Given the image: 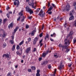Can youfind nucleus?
I'll use <instances>...</instances> for the list:
<instances>
[{"instance_id":"obj_39","label":"nucleus","mask_w":76,"mask_h":76,"mask_svg":"<svg viewBox=\"0 0 76 76\" xmlns=\"http://www.w3.org/2000/svg\"><path fill=\"white\" fill-rule=\"evenodd\" d=\"M32 16H30L28 17V19H32Z\"/></svg>"},{"instance_id":"obj_30","label":"nucleus","mask_w":76,"mask_h":76,"mask_svg":"<svg viewBox=\"0 0 76 76\" xmlns=\"http://www.w3.org/2000/svg\"><path fill=\"white\" fill-rule=\"evenodd\" d=\"M47 63H48V61H44V64H47Z\"/></svg>"},{"instance_id":"obj_20","label":"nucleus","mask_w":76,"mask_h":76,"mask_svg":"<svg viewBox=\"0 0 76 76\" xmlns=\"http://www.w3.org/2000/svg\"><path fill=\"white\" fill-rule=\"evenodd\" d=\"M7 76H12V72H9L7 74Z\"/></svg>"},{"instance_id":"obj_62","label":"nucleus","mask_w":76,"mask_h":76,"mask_svg":"<svg viewBox=\"0 0 76 76\" xmlns=\"http://www.w3.org/2000/svg\"><path fill=\"white\" fill-rule=\"evenodd\" d=\"M1 21H2V20L1 19H0V24H1L2 23Z\"/></svg>"},{"instance_id":"obj_6","label":"nucleus","mask_w":76,"mask_h":76,"mask_svg":"<svg viewBox=\"0 0 76 76\" xmlns=\"http://www.w3.org/2000/svg\"><path fill=\"white\" fill-rule=\"evenodd\" d=\"M14 25V23L13 22L11 23L10 24V25H9L8 26V28L10 29V28H13Z\"/></svg>"},{"instance_id":"obj_17","label":"nucleus","mask_w":76,"mask_h":76,"mask_svg":"<svg viewBox=\"0 0 76 76\" xmlns=\"http://www.w3.org/2000/svg\"><path fill=\"white\" fill-rule=\"evenodd\" d=\"M72 34H73V31H72L70 32V34L68 35V37H72Z\"/></svg>"},{"instance_id":"obj_55","label":"nucleus","mask_w":76,"mask_h":76,"mask_svg":"<svg viewBox=\"0 0 76 76\" xmlns=\"http://www.w3.org/2000/svg\"><path fill=\"white\" fill-rule=\"evenodd\" d=\"M48 39V35L47 34L45 37Z\"/></svg>"},{"instance_id":"obj_53","label":"nucleus","mask_w":76,"mask_h":76,"mask_svg":"<svg viewBox=\"0 0 76 76\" xmlns=\"http://www.w3.org/2000/svg\"><path fill=\"white\" fill-rule=\"evenodd\" d=\"M19 27H18V26H17L16 27L15 29H17V30H18V29H19Z\"/></svg>"},{"instance_id":"obj_4","label":"nucleus","mask_w":76,"mask_h":76,"mask_svg":"<svg viewBox=\"0 0 76 76\" xmlns=\"http://www.w3.org/2000/svg\"><path fill=\"white\" fill-rule=\"evenodd\" d=\"M39 15L40 16H41V17H44L45 15V13L44 12H43L42 11V10H41L40 12V13L39 14Z\"/></svg>"},{"instance_id":"obj_45","label":"nucleus","mask_w":76,"mask_h":76,"mask_svg":"<svg viewBox=\"0 0 76 76\" xmlns=\"http://www.w3.org/2000/svg\"><path fill=\"white\" fill-rule=\"evenodd\" d=\"M7 18H9V14L7 13Z\"/></svg>"},{"instance_id":"obj_22","label":"nucleus","mask_w":76,"mask_h":76,"mask_svg":"<svg viewBox=\"0 0 76 76\" xmlns=\"http://www.w3.org/2000/svg\"><path fill=\"white\" fill-rule=\"evenodd\" d=\"M74 18V17H73V16H72L69 18V20H71L72 19H73Z\"/></svg>"},{"instance_id":"obj_47","label":"nucleus","mask_w":76,"mask_h":76,"mask_svg":"<svg viewBox=\"0 0 76 76\" xmlns=\"http://www.w3.org/2000/svg\"><path fill=\"white\" fill-rule=\"evenodd\" d=\"M54 57H56V58H57V57H58V56L57 55H54Z\"/></svg>"},{"instance_id":"obj_12","label":"nucleus","mask_w":76,"mask_h":76,"mask_svg":"<svg viewBox=\"0 0 76 76\" xmlns=\"http://www.w3.org/2000/svg\"><path fill=\"white\" fill-rule=\"evenodd\" d=\"M38 39L37 37H36L35 38L34 41H33V44H34V45H35V44L36 42H37V41L38 40Z\"/></svg>"},{"instance_id":"obj_52","label":"nucleus","mask_w":76,"mask_h":76,"mask_svg":"<svg viewBox=\"0 0 76 76\" xmlns=\"http://www.w3.org/2000/svg\"><path fill=\"white\" fill-rule=\"evenodd\" d=\"M44 25H42V29H44Z\"/></svg>"},{"instance_id":"obj_5","label":"nucleus","mask_w":76,"mask_h":76,"mask_svg":"<svg viewBox=\"0 0 76 76\" xmlns=\"http://www.w3.org/2000/svg\"><path fill=\"white\" fill-rule=\"evenodd\" d=\"M31 6L32 7V8H34V9H36V2H32L31 3Z\"/></svg>"},{"instance_id":"obj_40","label":"nucleus","mask_w":76,"mask_h":76,"mask_svg":"<svg viewBox=\"0 0 76 76\" xmlns=\"http://www.w3.org/2000/svg\"><path fill=\"white\" fill-rule=\"evenodd\" d=\"M66 26H67V24L66 23H65L64 24V27H65V28H66Z\"/></svg>"},{"instance_id":"obj_57","label":"nucleus","mask_w":76,"mask_h":76,"mask_svg":"<svg viewBox=\"0 0 76 76\" xmlns=\"http://www.w3.org/2000/svg\"><path fill=\"white\" fill-rule=\"evenodd\" d=\"M50 3L48 2V7H50Z\"/></svg>"},{"instance_id":"obj_25","label":"nucleus","mask_w":76,"mask_h":76,"mask_svg":"<svg viewBox=\"0 0 76 76\" xmlns=\"http://www.w3.org/2000/svg\"><path fill=\"white\" fill-rule=\"evenodd\" d=\"M6 35H7V34L6 33H5L3 34L2 37H6Z\"/></svg>"},{"instance_id":"obj_24","label":"nucleus","mask_w":76,"mask_h":76,"mask_svg":"<svg viewBox=\"0 0 76 76\" xmlns=\"http://www.w3.org/2000/svg\"><path fill=\"white\" fill-rule=\"evenodd\" d=\"M31 69H32V70H35L36 68H35V67L34 66H31Z\"/></svg>"},{"instance_id":"obj_49","label":"nucleus","mask_w":76,"mask_h":76,"mask_svg":"<svg viewBox=\"0 0 76 76\" xmlns=\"http://www.w3.org/2000/svg\"><path fill=\"white\" fill-rule=\"evenodd\" d=\"M41 60H42V58L41 57L39 58V61H41Z\"/></svg>"},{"instance_id":"obj_8","label":"nucleus","mask_w":76,"mask_h":76,"mask_svg":"<svg viewBox=\"0 0 76 76\" xmlns=\"http://www.w3.org/2000/svg\"><path fill=\"white\" fill-rule=\"evenodd\" d=\"M70 5L68 4L66 5V11H69L70 10Z\"/></svg>"},{"instance_id":"obj_64","label":"nucleus","mask_w":76,"mask_h":76,"mask_svg":"<svg viewBox=\"0 0 76 76\" xmlns=\"http://www.w3.org/2000/svg\"><path fill=\"white\" fill-rule=\"evenodd\" d=\"M29 42H28V41H26V43L28 44V43H29Z\"/></svg>"},{"instance_id":"obj_34","label":"nucleus","mask_w":76,"mask_h":76,"mask_svg":"<svg viewBox=\"0 0 76 76\" xmlns=\"http://www.w3.org/2000/svg\"><path fill=\"white\" fill-rule=\"evenodd\" d=\"M52 6H53V7H56V5L54 4H52Z\"/></svg>"},{"instance_id":"obj_33","label":"nucleus","mask_w":76,"mask_h":76,"mask_svg":"<svg viewBox=\"0 0 76 76\" xmlns=\"http://www.w3.org/2000/svg\"><path fill=\"white\" fill-rule=\"evenodd\" d=\"M29 28V26L28 25H26V29H28Z\"/></svg>"},{"instance_id":"obj_48","label":"nucleus","mask_w":76,"mask_h":76,"mask_svg":"<svg viewBox=\"0 0 76 76\" xmlns=\"http://www.w3.org/2000/svg\"><path fill=\"white\" fill-rule=\"evenodd\" d=\"M48 13L49 14V15H51L52 13V12L50 11L48 12Z\"/></svg>"},{"instance_id":"obj_41","label":"nucleus","mask_w":76,"mask_h":76,"mask_svg":"<svg viewBox=\"0 0 76 76\" xmlns=\"http://www.w3.org/2000/svg\"><path fill=\"white\" fill-rule=\"evenodd\" d=\"M9 9V7L8 6H7V10H8Z\"/></svg>"},{"instance_id":"obj_56","label":"nucleus","mask_w":76,"mask_h":76,"mask_svg":"<svg viewBox=\"0 0 76 76\" xmlns=\"http://www.w3.org/2000/svg\"><path fill=\"white\" fill-rule=\"evenodd\" d=\"M12 63V62H9L8 63V64L9 65H11V64Z\"/></svg>"},{"instance_id":"obj_10","label":"nucleus","mask_w":76,"mask_h":76,"mask_svg":"<svg viewBox=\"0 0 76 76\" xmlns=\"http://www.w3.org/2000/svg\"><path fill=\"white\" fill-rule=\"evenodd\" d=\"M30 51H31V47H29L26 49V52L27 53H29V52Z\"/></svg>"},{"instance_id":"obj_38","label":"nucleus","mask_w":76,"mask_h":76,"mask_svg":"<svg viewBox=\"0 0 76 76\" xmlns=\"http://www.w3.org/2000/svg\"><path fill=\"white\" fill-rule=\"evenodd\" d=\"M56 71H57V69H55V71L54 72V75H55V74H56Z\"/></svg>"},{"instance_id":"obj_44","label":"nucleus","mask_w":76,"mask_h":76,"mask_svg":"<svg viewBox=\"0 0 76 76\" xmlns=\"http://www.w3.org/2000/svg\"><path fill=\"white\" fill-rule=\"evenodd\" d=\"M39 72H40V70L39 69L37 70V73H39Z\"/></svg>"},{"instance_id":"obj_50","label":"nucleus","mask_w":76,"mask_h":76,"mask_svg":"<svg viewBox=\"0 0 76 76\" xmlns=\"http://www.w3.org/2000/svg\"><path fill=\"white\" fill-rule=\"evenodd\" d=\"M42 33H41V34L40 35H39V36H40V37H42Z\"/></svg>"},{"instance_id":"obj_42","label":"nucleus","mask_w":76,"mask_h":76,"mask_svg":"<svg viewBox=\"0 0 76 76\" xmlns=\"http://www.w3.org/2000/svg\"><path fill=\"white\" fill-rule=\"evenodd\" d=\"M28 72H31V69H28Z\"/></svg>"},{"instance_id":"obj_51","label":"nucleus","mask_w":76,"mask_h":76,"mask_svg":"<svg viewBox=\"0 0 76 76\" xmlns=\"http://www.w3.org/2000/svg\"><path fill=\"white\" fill-rule=\"evenodd\" d=\"M24 18H23V19L21 20V21L22 22H23V21H24Z\"/></svg>"},{"instance_id":"obj_26","label":"nucleus","mask_w":76,"mask_h":76,"mask_svg":"<svg viewBox=\"0 0 76 76\" xmlns=\"http://www.w3.org/2000/svg\"><path fill=\"white\" fill-rule=\"evenodd\" d=\"M40 9L39 8L37 9V10L36 11V13H38V12H39V11Z\"/></svg>"},{"instance_id":"obj_31","label":"nucleus","mask_w":76,"mask_h":76,"mask_svg":"<svg viewBox=\"0 0 76 76\" xmlns=\"http://www.w3.org/2000/svg\"><path fill=\"white\" fill-rule=\"evenodd\" d=\"M20 48V47L19 46V45H18L17 46V50H19Z\"/></svg>"},{"instance_id":"obj_16","label":"nucleus","mask_w":76,"mask_h":76,"mask_svg":"<svg viewBox=\"0 0 76 76\" xmlns=\"http://www.w3.org/2000/svg\"><path fill=\"white\" fill-rule=\"evenodd\" d=\"M23 10H22L20 13H19V15H20V16H22L23 15Z\"/></svg>"},{"instance_id":"obj_9","label":"nucleus","mask_w":76,"mask_h":76,"mask_svg":"<svg viewBox=\"0 0 76 76\" xmlns=\"http://www.w3.org/2000/svg\"><path fill=\"white\" fill-rule=\"evenodd\" d=\"M36 29H35V30H34L31 33H30L29 34V35H31V36H34V34H35V33L36 32Z\"/></svg>"},{"instance_id":"obj_15","label":"nucleus","mask_w":76,"mask_h":76,"mask_svg":"<svg viewBox=\"0 0 76 76\" xmlns=\"http://www.w3.org/2000/svg\"><path fill=\"white\" fill-rule=\"evenodd\" d=\"M73 13H75V12H74V10H72L70 12V13L69 14L70 15H71V16H72V15L73 14Z\"/></svg>"},{"instance_id":"obj_35","label":"nucleus","mask_w":76,"mask_h":76,"mask_svg":"<svg viewBox=\"0 0 76 76\" xmlns=\"http://www.w3.org/2000/svg\"><path fill=\"white\" fill-rule=\"evenodd\" d=\"M20 17H19L17 19V21L20 20Z\"/></svg>"},{"instance_id":"obj_21","label":"nucleus","mask_w":76,"mask_h":76,"mask_svg":"<svg viewBox=\"0 0 76 76\" xmlns=\"http://www.w3.org/2000/svg\"><path fill=\"white\" fill-rule=\"evenodd\" d=\"M23 42H24V40L22 41L19 44V45H21L23 44Z\"/></svg>"},{"instance_id":"obj_7","label":"nucleus","mask_w":76,"mask_h":76,"mask_svg":"<svg viewBox=\"0 0 76 76\" xmlns=\"http://www.w3.org/2000/svg\"><path fill=\"white\" fill-rule=\"evenodd\" d=\"M59 47L60 48H61V47H62V50H63V49L64 48H67L68 47V46H66L65 47L64 46H62V45L61 44H60L59 45Z\"/></svg>"},{"instance_id":"obj_19","label":"nucleus","mask_w":76,"mask_h":76,"mask_svg":"<svg viewBox=\"0 0 76 76\" xmlns=\"http://www.w3.org/2000/svg\"><path fill=\"white\" fill-rule=\"evenodd\" d=\"M50 36L51 37H56V34L55 33H54L53 34H51Z\"/></svg>"},{"instance_id":"obj_61","label":"nucleus","mask_w":76,"mask_h":76,"mask_svg":"<svg viewBox=\"0 0 76 76\" xmlns=\"http://www.w3.org/2000/svg\"><path fill=\"white\" fill-rule=\"evenodd\" d=\"M42 42V39H41V40L40 41V42H39L40 44Z\"/></svg>"},{"instance_id":"obj_1","label":"nucleus","mask_w":76,"mask_h":76,"mask_svg":"<svg viewBox=\"0 0 76 76\" xmlns=\"http://www.w3.org/2000/svg\"><path fill=\"white\" fill-rule=\"evenodd\" d=\"M26 11L28 12H29L30 14H32V13H33V11L31 10V9H30L28 6H27L26 8Z\"/></svg>"},{"instance_id":"obj_2","label":"nucleus","mask_w":76,"mask_h":76,"mask_svg":"<svg viewBox=\"0 0 76 76\" xmlns=\"http://www.w3.org/2000/svg\"><path fill=\"white\" fill-rule=\"evenodd\" d=\"M62 63L63 62H61L60 64V66L58 67V69H59L61 73V72H62V71H63L62 70V67H63L64 66V65L62 64Z\"/></svg>"},{"instance_id":"obj_23","label":"nucleus","mask_w":76,"mask_h":76,"mask_svg":"<svg viewBox=\"0 0 76 76\" xmlns=\"http://www.w3.org/2000/svg\"><path fill=\"white\" fill-rule=\"evenodd\" d=\"M10 42L12 44H14V40H10Z\"/></svg>"},{"instance_id":"obj_32","label":"nucleus","mask_w":76,"mask_h":76,"mask_svg":"<svg viewBox=\"0 0 76 76\" xmlns=\"http://www.w3.org/2000/svg\"><path fill=\"white\" fill-rule=\"evenodd\" d=\"M17 31V30L15 28V29H14V34H15Z\"/></svg>"},{"instance_id":"obj_14","label":"nucleus","mask_w":76,"mask_h":76,"mask_svg":"<svg viewBox=\"0 0 76 76\" xmlns=\"http://www.w3.org/2000/svg\"><path fill=\"white\" fill-rule=\"evenodd\" d=\"M53 9V6H51L49 8L48 10L47 11V12H48L49 11H51L52 9Z\"/></svg>"},{"instance_id":"obj_18","label":"nucleus","mask_w":76,"mask_h":76,"mask_svg":"<svg viewBox=\"0 0 76 76\" xmlns=\"http://www.w3.org/2000/svg\"><path fill=\"white\" fill-rule=\"evenodd\" d=\"M15 47H16V46H15V45H14L12 48V51H14L15 50Z\"/></svg>"},{"instance_id":"obj_36","label":"nucleus","mask_w":76,"mask_h":76,"mask_svg":"<svg viewBox=\"0 0 76 76\" xmlns=\"http://www.w3.org/2000/svg\"><path fill=\"white\" fill-rule=\"evenodd\" d=\"M36 76H40L39 73H37L36 74Z\"/></svg>"},{"instance_id":"obj_43","label":"nucleus","mask_w":76,"mask_h":76,"mask_svg":"<svg viewBox=\"0 0 76 76\" xmlns=\"http://www.w3.org/2000/svg\"><path fill=\"white\" fill-rule=\"evenodd\" d=\"M37 50V48H34L33 50V52H35Z\"/></svg>"},{"instance_id":"obj_54","label":"nucleus","mask_w":76,"mask_h":76,"mask_svg":"<svg viewBox=\"0 0 76 76\" xmlns=\"http://www.w3.org/2000/svg\"><path fill=\"white\" fill-rule=\"evenodd\" d=\"M51 66L50 65H49L48 66V69H50Z\"/></svg>"},{"instance_id":"obj_28","label":"nucleus","mask_w":76,"mask_h":76,"mask_svg":"<svg viewBox=\"0 0 76 76\" xmlns=\"http://www.w3.org/2000/svg\"><path fill=\"white\" fill-rule=\"evenodd\" d=\"M73 25L76 26V20L74 21L73 23Z\"/></svg>"},{"instance_id":"obj_29","label":"nucleus","mask_w":76,"mask_h":76,"mask_svg":"<svg viewBox=\"0 0 76 76\" xmlns=\"http://www.w3.org/2000/svg\"><path fill=\"white\" fill-rule=\"evenodd\" d=\"M28 41L29 42H30L31 41V38H29L28 39Z\"/></svg>"},{"instance_id":"obj_60","label":"nucleus","mask_w":76,"mask_h":76,"mask_svg":"<svg viewBox=\"0 0 76 76\" xmlns=\"http://www.w3.org/2000/svg\"><path fill=\"white\" fill-rule=\"evenodd\" d=\"M7 20L6 19H4L3 20L4 22H6V21Z\"/></svg>"},{"instance_id":"obj_59","label":"nucleus","mask_w":76,"mask_h":76,"mask_svg":"<svg viewBox=\"0 0 76 76\" xmlns=\"http://www.w3.org/2000/svg\"><path fill=\"white\" fill-rule=\"evenodd\" d=\"M16 53L18 55H19V52L18 51H17L16 52Z\"/></svg>"},{"instance_id":"obj_37","label":"nucleus","mask_w":76,"mask_h":76,"mask_svg":"<svg viewBox=\"0 0 76 76\" xmlns=\"http://www.w3.org/2000/svg\"><path fill=\"white\" fill-rule=\"evenodd\" d=\"M28 4H29V5H30V6H31L32 5V3H31V2H30V1L28 2Z\"/></svg>"},{"instance_id":"obj_27","label":"nucleus","mask_w":76,"mask_h":76,"mask_svg":"<svg viewBox=\"0 0 76 76\" xmlns=\"http://www.w3.org/2000/svg\"><path fill=\"white\" fill-rule=\"evenodd\" d=\"M3 48H5V47H6V43H4L3 45Z\"/></svg>"},{"instance_id":"obj_3","label":"nucleus","mask_w":76,"mask_h":76,"mask_svg":"<svg viewBox=\"0 0 76 76\" xmlns=\"http://www.w3.org/2000/svg\"><path fill=\"white\" fill-rule=\"evenodd\" d=\"M5 57L6 58H7L8 60H10V55L9 54H5L3 55V57Z\"/></svg>"},{"instance_id":"obj_63","label":"nucleus","mask_w":76,"mask_h":76,"mask_svg":"<svg viewBox=\"0 0 76 76\" xmlns=\"http://www.w3.org/2000/svg\"><path fill=\"white\" fill-rule=\"evenodd\" d=\"M73 6H76V2H75L73 4Z\"/></svg>"},{"instance_id":"obj_11","label":"nucleus","mask_w":76,"mask_h":76,"mask_svg":"<svg viewBox=\"0 0 76 76\" xmlns=\"http://www.w3.org/2000/svg\"><path fill=\"white\" fill-rule=\"evenodd\" d=\"M64 42H65V45H66L67 43H69V40L67 39H66L64 40Z\"/></svg>"},{"instance_id":"obj_46","label":"nucleus","mask_w":76,"mask_h":76,"mask_svg":"<svg viewBox=\"0 0 76 76\" xmlns=\"http://www.w3.org/2000/svg\"><path fill=\"white\" fill-rule=\"evenodd\" d=\"M16 4H17V3L16 2V1H15L14 2V4L16 6Z\"/></svg>"},{"instance_id":"obj_13","label":"nucleus","mask_w":76,"mask_h":76,"mask_svg":"<svg viewBox=\"0 0 76 76\" xmlns=\"http://www.w3.org/2000/svg\"><path fill=\"white\" fill-rule=\"evenodd\" d=\"M49 52V51L48 50L46 51V54L45 53H43L42 54V57H45V56H46V54H47Z\"/></svg>"},{"instance_id":"obj_58","label":"nucleus","mask_w":76,"mask_h":76,"mask_svg":"<svg viewBox=\"0 0 76 76\" xmlns=\"http://www.w3.org/2000/svg\"><path fill=\"white\" fill-rule=\"evenodd\" d=\"M76 42V39H74V43L75 44V42Z\"/></svg>"}]
</instances>
